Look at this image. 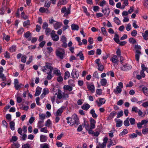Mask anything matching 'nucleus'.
<instances>
[{
    "label": "nucleus",
    "mask_w": 148,
    "mask_h": 148,
    "mask_svg": "<svg viewBox=\"0 0 148 148\" xmlns=\"http://www.w3.org/2000/svg\"><path fill=\"white\" fill-rule=\"evenodd\" d=\"M142 70L140 71V75L137 74L136 76V78L138 80H140L142 78H144L145 76V74L144 72V71H147V67L145 66L144 64H142L141 66ZM138 71H135L133 73V75L137 74Z\"/></svg>",
    "instance_id": "f257e3e1"
},
{
    "label": "nucleus",
    "mask_w": 148,
    "mask_h": 148,
    "mask_svg": "<svg viewBox=\"0 0 148 148\" xmlns=\"http://www.w3.org/2000/svg\"><path fill=\"white\" fill-rule=\"evenodd\" d=\"M53 67L52 66L51 63L47 62L45 66L41 67V70L43 72L47 73L49 71H53Z\"/></svg>",
    "instance_id": "f03ea898"
},
{
    "label": "nucleus",
    "mask_w": 148,
    "mask_h": 148,
    "mask_svg": "<svg viewBox=\"0 0 148 148\" xmlns=\"http://www.w3.org/2000/svg\"><path fill=\"white\" fill-rule=\"evenodd\" d=\"M79 124V119L77 115L76 114H73L71 117L70 125L73 126L75 125H77Z\"/></svg>",
    "instance_id": "7ed1b4c3"
},
{
    "label": "nucleus",
    "mask_w": 148,
    "mask_h": 148,
    "mask_svg": "<svg viewBox=\"0 0 148 148\" xmlns=\"http://www.w3.org/2000/svg\"><path fill=\"white\" fill-rule=\"evenodd\" d=\"M135 49H136L135 53V59L136 61L138 62L139 60V58L140 55L141 54V53L140 50L139 49H141V47L138 45H136L135 46Z\"/></svg>",
    "instance_id": "20e7f679"
},
{
    "label": "nucleus",
    "mask_w": 148,
    "mask_h": 148,
    "mask_svg": "<svg viewBox=\"0 0 148 148\" xmlns=\"http://www.w3.org/2000/svg\"><path fill=\"white\" fill-rule=\"evenodd\" d=\"M132 66L128 63L123 64L120 67L121 70L123 71H128L131 70Z\"/></svg>",
    "instance_id": "39448f33"
},
{
    "label": "nucleus",
    "mask_w": 148,
    "mask_h": 148,
    "mask_svg": "<svg viewBox=\"0 0 148 148\" xmlns=\"http://www.w3.org/2000/svg\"><path fill=\"white\" fill-rule=\"evenodd\" d=\"M123 87V84L122 82H120L118 83V86L114 90V92L116 95L121 93L122 91V88Z\"/></svg>",
    "instance_id": "423d86ee"
},
{
    "label": "nucleus",
    "mask_w": 148,
    "mask_h": 148,
    "mask_svg": "<svg viewBox=\"0 0 148 148\" xmlns=\"http://www.w3.org/2000/svg\"><path fill=\"white\" fill-rule=\"evenodd\" d=\"M62 51L59 50L57 49L56 51V56L60 58L61 59H62L64 58V56L65 54L64 50V49H61Z\"/></svg>",
    "instance_id": "0eeeda50"
},
{
    "label": "nucleus",
    "mask_w": 148,
    "mask_h": 148,
    "mask_svg": "<svg viewBox=\"0 0 148 148\" xmlns=\"http://www.w3.org/2000/svg\"><path fill=\"white\" fill-rule=\"evenodd\" d=\"M72 78L74 79H77L79 76V72L77 70L75 69H73L71 73Z\"/></svg>",
    "instance_id": "6e6552de"
},
{
    "label": "nucleus",
    "mask_w": 148,
    "mask_h": 148,
    "mask_svg": "<svg viewBox=\"0 0 148 148\" xmlns=\"http://www.w3.org/2000/svg\"><path fill=\"white\" fill-rule=\"evenodd\" d=\"M108 140L107 137H105L103 139V142L102 143H99L98 146H97L96 148H105L106 147V144Z\"/></svg>",
    "instance_id": "1a4fd4ad"
},
{
    "label": "nucleus",
    "mask_w": 148,
    "mask_h": 148,
    "mask_svg": "<svg viewBox=\"0 0 148 148\" xmlns=\"http://www.w3.org/2000/svg\"><path fill=\"white\" fill-rule=\"evenodd\" d=\"M56 32L54 30H52L51 33V37L54 41H58L59 38V37L55 33Z\"/></svg>",
    "instance_id": "9d476101"
},
{
    "label": "nucleus",
    "mask_w": 148,
    "mask_h": 148,
    "mask_svg": "<svg viewBox=\"0 0 148 148\" xmlns=\"http://www.w3.org/2000/svg\"><path fill=\"white\" fill-rule=\"evenodd\" d=\"M62 25L61 22L56 21L53 24V26L54 29L57 30L60 28Z\"/></svg>",
    "instance_id": "9b49d317"
},
{
    "label": "nucleus",
    "mask_w": 148,
    "mask_h": 148,
    "mask_svg": "<svg viewBox=\"0 0 148 148\" xmlns=\"http://www.w3.org/2000/svg\"><path fill=\"white\" fill-rule=\"evenodd\" d=\"M99 101L98 100L96 101V102L97 103L98 106H100L101 105L104 104L106 102V100L104 98H99Z\"/></svg>",
    "instance_id": "f8f14e48"
},
{
    "label": "nucleus",
    "mask_w": 148,
    "mask_h": 148,
    "mask_svg": "<svg viewBox=\"0 0 148 148\" xmlns=\"http://www.w3.org/2000/svg\"><path fill=\"white\" fill-rule=\"evenodd\" d=\"M23 36L24 37L27 39L28 41L31 40V38L32 36L31 33L29 31H27L24 34Z\"/></svg>",
    "instance_id": "ddd939ff"
},
{
    "label": "nucleus",
    "mask_w": 148,
    "mask_h": 148,
    "mask_svg": "<svg viewBox=\"0 0 148 148\" xmlns=\"http://www.w3.org/2000/svg\"><path fill=\"white\" fill-rule=\"evenodd\" d=\"M102 11V12L104 13V15L106 17H107L109 16L110 10L109 8H105L104 9H103Z\"/></svg>",
    "instance_id": "4468645a"
},
{
    "label": "nucleus",
    "mask_w": 148,
    "mask_h": 148,
    "mask_svg": "<svg viewBox=\"0 0 148 148\" xmlns=\"http://www.w3.org/2000/svg\"><path fill=\"white\" fill-rule=\"evenodd\" d=\"M117 114V112L115 111H112L108 117L107 120H110L112 119L115 115Z\"/></svg>",
    "instance_id": "2eb2a0df"
},
{
    "label": "nucleus",
    "mask_w": 148,
    "mask_h": 148,
    "mask_svg": "<svg viewBox=\"0 0 148 148\" xmlns=\"http://www.w3.org/2000/svg\"><path fill=\"white\" fill-rule=\"evenodd\" d=\"M90 127L91 129L95 128V127L96 121L92 118L90 119Z\"/></svg>",
    "instance_id": "dca6fc26"
},
{
    "label": "nucleus",
    "mask_w": 148,
    "mask_h": 148,
    "mask_svg": "<svg viewBox=\"0 0 148 148\" xmlns=\"http://www.w3.org/2000/svg\"><path fill=\"white\" fill-rule=\"evenodd\" d=\"M55 95H57V97L59 99L63 98V93H62V91L60 90H58V91L56 92L55 94Z\"/></svg>",
    "instance_id": "f3484780"
},
{
    "label": "nucleus",
    "mask_w": 148,
    "mask_h": 148,
    "mask_svg": "<svg viewBox=\"0 0 148 148\" xmlns=\"http://www.w3.org/2000/svg\"><path fill=\"white\" fill-rule=\"evenodd\" d=\"M39 11L42 13H46L48 14L50 13V12L47 8H45L43 7H41L40 8Z\"/></svg>",
    "instance_id": "a211bd4d"
},
{
    "label": "nucleus",
    "mask_w": 148,
    "mask_h": 148,
    "mask_svg": "<svg viewBox=\"0 0 148 148\" xmlns=\"http://www.w3.org/2000/svg\"><path fill=\"white\" fill-rule=\"evenodd\" d=\"M63 89L64 91L68 90L69 92L73 90V87L70 86L68 85H65L63 86Z\"/></svg>",
    "instance_id": "6ab92c4d"
},
{
    "label": "nucleus",
    "mask_w": 148,
    "mask_h": 148,
    "mask_svg": "<svg viewBox=\"0 0 148 148\" xmlns=\"http://www.w3.org/2000/svg\"><path fill=\"white\" fill-rule=\"evenodd\" d=\"M53 70V74L56 75L57 76L62 75L60 70L57 68H55Z\"/></svg>",
    "instance_id": "aec40b11"
},
{
    "label": "nucleus",
    "mask_w": 148,
    "mask_h": 148,
    "mask_svg": "<svg viewBox=\"0 0 148 148\" xmlns=\"http://www.w3.org/2000/svg\"><path fill=\"white\" fill-rule=\"evenodd\" d=\"M63 109L64 108L62 107L58 109L56 113V116H61L63 112Z\"/></svg>",
    "instance_id": "412c9836"
},
{
    "label": "nucleus",
    "mask_w": 148,
    "mask_h": 148,
    "mask_svg": "<svg viewBox=\"0 0 148 148\" xmlns=\"http://www.w3.org/2000/svg\"><path fill=\"white\" fill-rule=\"evenodd\" d=\"M87 88L88 89L90 90L92 93H93L95 91V87L93 84H89L87 85Z\"/></svg>",
    "instance_id": "4be33fe9"
},
{
    "label": "nucleus",
    "mask_w": 148,
    "mask_h": 148,
    "mask_svg": "<svg viewBox=\"0 0 148 148\" xmlns=\"http://www.w3.org/2000/svg\"><path fill=\"white\" fill-rule=\"evenodd\" d=\"M110 60L113 63H116L118 62V57L116 55H114L110 59Z\"/></svg>",
    "instance_id": "5701e85b"
},
{
    "label": "nucleus",
    "mask_w": 148,
    "mask_h": 148,
    "mask_svg": "<svg viewBox=\"0 0 148 148\" xmlns=\"http://www.w3.org/2000/svg\"><path fill=\"white\" fill-rule=\"evenodd\" d=\"M116 119H115V120L116 122V126L117 127H121L123 124V121L119 119L116 121Z\"/></svg>",
    "instance_id": "b1692460"
},
{
    "label": "nucleus",
    "mask_w": 148,
    "mask_h": 148,
    "mask_svg": "<svg viewBox=\"0 0 148 148\" xmlns=\"http://www.w3.org/2000/svg\"><path fill=\"white\" fill-rule=\"evenodd\" d=\"M71 28L72 30L78 31L79 30V26L76 24L73 23L71 25Z\"/></svg>",
    "instance_id": "393cba45"
},
{
    "label": "nucleus",
    "mask_w": 148,
    "mask_h": 148,
    "mask_svg": "<svg viewBox=\"0 0 148 148\" xmlns=\"http://www.w3.org/2000/svg\"><path fill=\"white\" fill-rule=\"evenodd\" d=\"M142 35L144 39L145 40H148V30H147L144 33H142Z\"/></svg>",
    "instance_id": "a878e982"
},
{
    "label": "nucleus",
    "mask_w": 148,
    "mask_h": 148,
    "mask_svg": "<svg viewBox=\"0 0 148 148\" xmlns=\"http://www.w3.org/2000/svg\"><path fill=\"white\" fill-rule=\"evenodd\" d=\"M67 3V0H60L58 3V6H60L62 5H64Z\"/></svg>",
    "instance_id": "bb28decb"
},
{
    "label": "nucleus",
    "mask_w": 148,
    "mask_h": 148,
    "mask_svg": "<svg viewBox=\"0 0 148 148\" xmlns=\"http://www.w3.org/2000/svg\"><path fill=\"white\" fill-rule=\"evenodd\" d=\"M90 113L92 115V116L94 118L96 119L97 117V115L96 114L94 109H92L90 110Z\"/></svg>",
    "instance_id": "cd10ccee"
},
{
    "label": "nucleus",
    "mask_w": 148,
    "mask_h": 148,
    "mask_svg": "<svg viewBox=\"0 0 148 148\" xmlns=\"http://www.w3.org/2000/svg\"><path fill=\"white\" fill-rule=\"evenodd\" d=\"M100 83L102 86H104L108 84L107 80L105 78L101 79L100 81Z\"/></svg>",
    "instance_id": "c85d7f7f"
},
{
    "label": "nucleus",
    "mask_w": 148,
    "mask_h": 148,
    "mask_svg": "<svg viewBox=\"0 0 148 148\" xmlns=\"http://www.w3.org/2000/svg\"><path fill=\"white\" fill-rule=\"evenodd\" d=\"M70 76V74L68 71H66L64 73V80H66Z\"/></svg>",
    "instance_id": "c756f323"
},
{
    "label": "nucleus",
    "mask_w": 148,
    "mask_h": 148,
    "mask_svg": "<svg viewBox=\"0 0 148 148\" xmlns=\"http://www.w3.org/2000/svg\"><path fill=\"white\" fill-rule=\"evenodd\" d=\"M52 71H49V72H47L46 73L47 74V79L48 80H51L53 77V76L52 75Z\"/></svg>",
    "instance_id": "7c9ffc66"
},
{
    "label": "nucleus",
    "mask_w": 148,
    "mask_h": 148,
    "mask_svg": "<svg viewBox=\"0 0 148 148\" xmlns=\"http://www.w3.org/2000/svg\"><path fill=\"white\" fill-rule=\"evenodd\" d=\"M16 45H14L11 46L9 49V51L10 52L13 53L16 51Z\"/></svg>",
    "instance_id": "2f4dec72"
},
{
    "label": "nucleus",
    "mask_w": 148,
    "mask_h": 148,
    "mask_svg": "<svg viewBox=\"0 0 148 148\" xmlns=\"http://www.w3.org/2000/svg\"><path fill=\"white\" fill-rule=\"evenodd\" d=\"M90 106L88 103L85 104H83L82 106V108L85 110H87L90 107Z\"/></svg>",
    "instance_id": "473e14b6"
},
{
    "label": "nucleus",
    "mask_w": 148,
    "mask_h": 148,
    "mask_svg": "<svg viewBox=\"0 0 148 148\" xmlns=\"http://www.w3.org/2000/svg\"><path fill=\"white\" fill-rule=\"evenodd\" d=\"M116 53L119 57H120V62H123V57L120 56L121 55V51L119 49H118L116 51Z\"/></svg>",
    "instance_id": "72a5a7b5"
},
{
    "label": "nucleus",
    "mask_w": 148,
    "mask_h": 148,
    "mask_svg": "<svg viewBox=\"0 0 148 148\" xmlns=\"http://www.w3.org/2000/svg\"><path fill=\"white\" fill-rule=\"evenodd\" d=\"M10 127L12 130H14L15 129V123L14 121H10L9 123Z\"/></svg>",
    "instance_id": "f704fd0d"
},
{
    "label": "nucleus",
    "mask_w": 148,
    "mask_h": 148,
    "mask_svg": "<svg viewBox=\"0 0 148 148\" xmlns=\"http://www.w3.org/2000/svg\"><path fill=\"white\" fill-rule=\"evenodd\" d=\"M41 90V89L40 88L37 87L36 89V92L34 95L35 96H39L40 94Z\"/></svg>",
    "instance_id": "c9c22d12"
},
{
    "label": "nucleus",
    "mask_w": 148,
    "mask_h": 148,
    "mask_svg": "<svg viewBox=\"0 0 148 148\" xmlns=\"http://www.w3.org/2000/svg\"><path fill=\"white\" fill-rule=\"evenodd\" d=\"M113 39L116 43H118L120 41L119 35L117 34H115L114 36Z\"/></svg>",
    "instance_id": "e433bc0d"
},
{
    "label": "nucleus",
    "mask_w": 148,
    "mask_h": 148,
    "mask_svg": "<svg viewBox=\"0 0 148 148\" xmlns=\"http://www.w3.org/2000/svg\"><path fill=\"white\" fill-rule=\"evenodd\" d=\"M47 138L45 135H41L40 137V141L42 142H46L47 140Z\"/></svg>",
    "instance_id": "4c0bfd02"
},
{
    "label": "nucleus",
    "mask_w": 148,
    "mask_h": 148,
    "mask_svg": "<svg viewBox=\"0 0 148 148\" xmlns=\"http://www.w3.org/2000/svg\"><path fill=\"white\" fill-rule=\"evenodd\" d=\"M142 90L144 94L146 96H148V88L146 87L142 88Z\"/></svg>",
    "instance_id": "58836bf2"
},
{
    "label": "nucleus",
    "mask_w": 148,
    "mask_h": 148,
    "mask_svg": "<svg viewBox=\"0 0 148 148\" xmlns=\"http://www.w3.org/2000/svg\"><path fill=\"white\" fill-rule=\"evenodd\" d=\"M101 32L104 36H107L108 35V33L105 27H102L101 28Z\"/></svg>",
    "instance_id": "ea45409f"
},
{
    "label": "nucleus",
    "mask_w": 148,
    "mask_h": 148,
    "mask_svg": "<svg viewBox=\"0 0 148 148\" xmlns=\"http://www.w3.org/2000/svg\"><path fill=\"white\" fill-rule=\"evenodd\" d=\"M129 42L132 44H135L136 42V40L133 38H130L129 39Z\"/></svg>",
    "instance_id": "a19ab883"
},
{
    "label": "nucleus",
    "mask_w": 148,
    "mask_h": 148,
    "mask_svg": "<svg viewBox=\"0 0 148 148\" xmlns=\"http://www.w3.org/2000/svg\"><path fill=\"white\" fill-rule=\"evenodd\" d=\"M77 56H79L80 59L82 60H84V58L83 54L81 51H80L79 53L77 55Z\"/></svg>",
    "instance_id": "79ce46f5"
},
{
    "label": "nucleus",
    "mask_w": 148,
    "mask_h": 148,
    "mask_svg": "<svg viewBox=\"0 0 148 148\" xmlns=\"http://www.w3.org/2000/svg\"><path fill=\"white\" fill-rule=\"evenodd\" d=\"M128 133L127 130L126 129H124L123 131L119 134V135L120 136H123L127 134Z\"/></svg>",
    "instance_id": "37998d69"
},
{
    "label": "nucleus",
    "mask_w": 148,
    "mask_h": 148,
    "mask_svg": "<svg viewBox=\"0 0 148 148\" xmlns=\"http://www.w3.org/2000/svg\"><path fill=\"white\" fill-rule=\"evenodd\" d=\"M20 147V145L17 143H14L12 145L11 148H18Z\"/></svg>",
    "instance_id": "c03bdc74"
},
{
    "label": "nucleus",
    "mask_w": 148,
    "mask_h": 148,
    "mask_svg": "<svg viewBox=\"0 0 148 148\" xmlns=\"http://www.w3.org/2000/svg\"><path fill=\"white\" fill-rule=\"evenodd\" d=\"M69 86H75V82L72 79H69V80L68 82Z\"/></svg>",
    "instance_id": "a18cd8bd"
},
{
    "label": "nucleus",
    "mask_w": 148,
    "mask_h": 148,
    "mask_svg": "<svg viewBox=\"0 0 148 148\" xmlns=\"http://www.w3.org/2000/svg\"><path fill=\"white\" fill-rule=\"evenodd\" d=\"M71 5L69 6V7L67 8V9L66 12L64 13V16H66L69 14L71 12Z\"/></svg>",
    "instance_id": "49530a36"
},
{
    "label": "nucleus",
    "mask_w": 148,
    "mask_h": 148,
    "mask_svg": "<svg viewBox=\"0 0 148 148\" xmlns=\"http://www.w3.org/2000/svg\"><path fill=\"white\" fill-rule=\"evenodd\" d=\"M20 109L25 111H27L29 108V107L27 106H24L23 104L22 105V106L20 108Z\"/></svg>",
    "instance_id": "de8ad7c7"
},
{
    "label": "nucleus",
    "mask_w": 148,
    "mask_h": 148,
    "mask_svg": "<svg viewBox=\"0 0 148 148\" xmlns=\"http://www.w3.org/2000/svg\"><path fill=\"white\" fill-rule=\"evenodd\" d=\"M52 124L51 122L50 119H48L45 122V125L47 127H49Z\"/></svg>",
    "instance_id": "09e8293b"
},
{
    "label": "nucleus",
    "mask_w": 148,
    "mask_h": 148,
    "mask_svg": "<svg viewBox=\"0 0 148 148\" xmlns=\"http://www.w3.org/2000/svg\"><path fill=\"white\" fill-rule=\"evenodd\" d=\"M129 118H127L125 120L123 123L124 125L126 127L130 125V124L129 122Z\"/></svg>",
    "instance_id": "8fccbe9b"
},
{
    "label": "nucleus",
    "mask_w": 148,
    "mask_h": 148,
    "mask_svg": "<svg viewBox=\"0 0 148 148\" xmlns=\"http://www.w3.org/2000/svg\"><path fill=\"white\" fill-rule=\"evenodd\" d=\"M43 121H39L38 123L37 127L39 128H40L44 126L43 124Z\"/></svg>",
    "instance_id": "3c124183"
},
{
    "label": "nucleus",
    "mask_w": 148,
    "mask_h": 148,
    "mask_svg": "<svg viewBox=\"0 0 148 148\" xmlns=\"http://www.w3.org/2000/svg\"><path fill=\"white\" fill-rule=\"evenodd\" d=\"M129 121L131 125H134L135 124V120L134 118H130L129 119Z\"/></svg>",
    "instance_id": "603ef678"
},
{
    "label": "nucleus",
    "mask_w": 148,
    "mask_h": 148,
    "mask_svg": "<svg viewBox=\"0 0 148 148\" xmlns=\"http://www.w3.org/2000/svg\"><path fill=\"white\" fill-rule=\"evenodd\" d=\"M114 21L118 25L120 24V21L117 17H115L114 18Z\"/></svg>",
    "instance_id": "864d4df0"
},
{
    "label": "nucleus",
    "mask_w": 148,
    "mask_h": 148,
    "mask_svg": "<svg viewBox=\"0 0 148 148\" xmlns=\"http://www.w3.org/2000/svg\"><path fill=\"white\" fill-rule=\"evenodd\" d=\"M123 114V111L122 110L119 112L117 114V116L116 117L117 118H119L122 116Z\"/></svg>",
    "instance_id": "5fc2aeb1"
},
{
    "label": "nucleus",
    "mask_w": 148,
    "mask_h": 148,
    "mask_svg": "<svg viewBox=\"0 0 148 148\" xmlns=\"http://www.w3.org/2000/svg\"><path fill=\"white\" fill-rule=\"evenodd\" d=\"M57 80L58 82H62L63 80V77L62 76V75L57 76Z\"/></svg>",
    "instance_id": "6e6d98bb"
},
{
    "label": "nucleus",
    "mask_w": 148,
    "mask_h": 148,
    "mask_svg": "<svg viewBox=\"0 0 148 148\" xmlns=\"http://www.w3.org/2000/svg\"><path fill=\"white\" fill-rule=\"evenodd\" d=\"M48 25L46 22H45L43 23V24L42 27V28L43 29H46L48 28Z\"/></svg>",
    "instance_id": "4d7b16f0"
},
{
    "label": "nucleus",
    "mask_w": 148,
    "mask_h": 148,
    "mask_svg": "<svg viewBox=\"0 0 148 148\" xmlns=\"http://www.w3.org/2000/svg\"><path fill=\"white\" fill-rule=\"evenodd\" d=\"M45 115L43 114H40L39 116V119L42 120L43 121L45 118Z\"/></svg>",
    "instance_id": "13d9d810"
},
{
    "label": "nucleus",
    "mask_w": 148,
    "mask_h": 148,
    "mask_svg": "<svg viewBox=\"0 0 148 148\" xmlns=\"http://www.w3.org/2000/svg\"><path fill=\"white\" fill-rule=\"evenodd\" d=\"M27 58V56L25 55L22 56L21 57V61L23 63H25L26 61Z\"/></svg>",
    "instance_id": "bf43d9fd"
},
{
    "label": "nucleus",
    "mask_w": 148,
    "mask_h": 148,
    "mask_svg": "<svg viewBox=\"0 0 148 148\" xmlns=\"http://www.w3.org/2000/svg\"><path fill=\"white\" fill-rule=\"evenodd\" d=\"M60 40L62 42H66V38L64 35H62L61 38Z\"/></svg>",
    "instance_id": "052dcab7"
},
{
    "label": "nucleus",
    "mask_w": 148,
    "mask_h": 148,
    "mask_svg": "<svg viewBox=\"0 0 148 148\" xmlns=\"http://www.w3.org/2000/svg\"><path fill=\"white\" fill-rule=\"evenodd\" d=\"M106 1L104 0H103L101 1L100 2L99 4H98V5H99L100 6L103 7L104 5L106 4Z\"/></svg>",
    "instance_id": "680f3d73"
},
{
    "label": "nucleus",
    "mask_w": 148,
    "mask_h": 148,
    "mask_svg": "<svg viewBox=\"0 0 148 148\" xmlns=\"http://www.w3.org/2000/svg\"><path fill=\"white\" fill-rule=\"evenodd\" d=\"M51 29L49 28H48L45 29V32L47 35H49L51 34Z\"/></svg>",
    "instance_id": "e2e57ef3"
},
{
    "label": "nucleus",
    "mask_w": 148,
    "mask_h": 148,
    "mask_svg": "<svg viewBox=\"0 0 148 148\" xmlns=\"http://www.w3.org/2000/svg\"><path fill=\"white\" fill-rule=\"evenodd\" d=\"M98 66V70L101 71H103L104 69V67L103 65L101 64L99 65Z\"/></svg>",
    "instance_id": "0e129e2a"
},
{
    "label": "nucleus",
    "mask_w": 148,
    "mask_h": 148,
    "mask_svg": "<svg viewBox=\"0 0 148 148\" xmlns=\"http://www.w3.org/2000/svg\"><path fill=\"white\" fill-rule=\"evenodd\" d=\"M93 76L96 78L99 79V74L97 71H95L93 74Z\"/></svg>",
    "instance_id": "69168bd1"
},
{
    "label": "nucleus",
    "mask_w": 148,
    "mask_h": 148,
    "mask_svg": "<svg viewBox=\"0 0 148 148\" xmlns=\"http://www.w3.org/2000/svg\"><path fill=\"white\" fill-rule=\"evenodd\" d=\"M49 93V90L47 88H44L43 89L42 93L45 95Z\"/></svg>",
    "instance_id": "338daca9"
},
{
    "label": "nucleus",
    "mask_w": 148,
    "mask_h": 148,
    "mask_svg": "<svg viewBox=\"0 0 148 148\" xmlns=\"http://www.w3.org/2000/svg\"><path fill=\"white\" fill-rule=\"evenodd\" d=\"M142 132L143 134L148 133V128H145L142 130Z\"/></svg>",
    "instance_id": "774afa93"
}]
</instances>
